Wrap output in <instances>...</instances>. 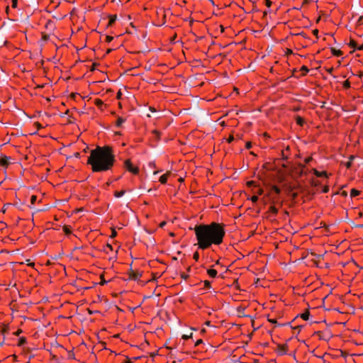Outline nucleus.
<instances>
[{"instance_id": "nucleus-38", "label": "nucleus", "mask_w": 363, "mask_h": 363, "mask_svg": "<svg viewBox=\"0 0 363 363\" xmlns=\"http://www.w3.org/2000/svg\"><path fill=\"white\" fill-rule=\"evenodd\" d=\"M213 7L214 8H213V11H212L213 15H215V16H221V15H223V13L222 10L220 8L216 7V6H213Z\"/></svg>"}, {"instance_id": "nucleus-53", "label": "nucleus", "mask_w": 363, "mask_h": 363, "mask_svg": "<svg viewBox=\"0 0 363 363\" xmlns=\"http://www.w3.org/2000/svg\"><path fill=\"white\" fill-rule=\"evenodd\" d=\"M118 233H117V231L116 230V229L114 228H111V234L110 235V238H114L117 236Z\"/></svg>"}, {"instance_id": "nucleus-37", "label": "nucleus", "mask_w": 363, "mask_h": 363, "mask_svg": "<svg viewBox=\"0 0 363 363\" xmlns=\"http://www.w3.org/2000/svg\"><path fill=\"white\" fill-rule=\"evenodd\" d=\"M310 184L313 187H317V186H319L321 184V182L319 180H318V179H315L314 178H312L310 180Z\"/></svg>"}, {"instance_id": "nucleus-55", "label": "nucleus", "mask_w": 363, "mask_h": 363, "mask_svg": "<svg viewBox=\"0 0 363 363\" xmlns=\"http://www.w3.org/2000/svg\"><path fill=\"white\" fill-rule=\"evenodd\" d=\"M291 327L293 330H297L298 331L297 333H299L301 332V328H303V325H296V326L291 325Z\"/></svg>"}, {"instance_id": "nucleus-28", "label": "nucleus", "mask_w": 363, "mask_h": 363, "mask_svg": "<svg viewBox=\"0 0 363 363\" xmlns=\"http://www.w3.org/2000/svg\"><path fill=\"white\" fill-rule=\"evenodd\" d=\"M10 330L9 325L8 324L0 325V333L1 335H5L9 333Z\"/></svg>"}, {"instance_id": "nucleus-52", "label": "nucleus", "mask_w": 363, "mask_h": 363, "mask_svg": "<svg viewBox=\"0 0 363 363\" xmlns=\"http://www.w3.org/2000/svg\"><path fill=\"white\" fill-rule=\"evenodd\" d=\"M337 194H340V195H341L343 197H347V192L346 191H337V192L333 194V195H337Z\"/></svg>"}, {"instance_id": "nucleus-40", "label": "nucleus", "mask_w": 363, "mask_h": 363, "mask_svg": "<svg viewBox=\"0 0 363 363\" xmlns=\"http://www.w3.org/2000/svg\"><path fill=\"white\" fill-rule=\"evenodd\" d=\"M203 282V289L208 290V289H211L212 286H211V281L205 280Z\"/></svg>"}, {"instance_id": "nucleus-41", "label": "nucleus", "mask_w": 363, "mask_h": 363, "mask_svg": "<svg viewBox=\"0 0 363 363\" xmlns=\"http://www.w3.org/2000/svg\"><path fill=\"white\" fill-rule=\"evenodd\" d=\"M27 342V339L26 337H21L19 339H18V344L17 345L18 347H21L23 345H24Z\"/></svg>"}, {"instance_id": "nucleus-10", "label": "nucleus", "mask_w": 363, "mask_h": 363, "mask_svg": "<svg viewBox=\"0 0 363 363\" xmlns=\"http://www.w3.org/2000/svg\"><path fill=\"white\" fill-rule=\"evenodd\" d=\"M283 186L286 187V193L287 195H289L291 192L295 190H298L300 192H303L305 190L304 187L299 182L294 185L285 183Z\"/></svg>"}, {"instance_id": "nucleus-50", "label": "nucleus", "mask_w": 363, "mask_h": 363, "mask_svg": "<svg viewBox=\"0 0 363 363\" xmlns=\"http://www.w3.org/2000/svg\"><path fill=\"white\" fill-rule=\"evenodd\" d=\"M297 73H299L298 72V69H297L296 68H294L293 70H292V77L296 78V79H299L300 78V76H299V74H297Z\"/></svg>"}, {"instance_id": "nucleus-44", "label": "nucleus", "mask_w": 363, "mask_h": 363, "mask_svg": "<svg viewBox=\"0 0 363 363\" xmlns=\"http://www.w3.org/2000/svg\"><path fill=\"white\" fill-rule=\"evenodd\" d=\"M246 184H247V186L248 187H255V188H256L258 186L257 182L252 181V180L247 182Z\"/></svg>"}, {"instance_id": "nucleus-11", "label": "nucleus", "mask_w": 363, "mask_h": 363, "mask_svg": "<svg viewBox=\"0 0 363 363\" xmlns=\"http://www.w3.org/2000/svg\"><path fill=\"white\" fill-rule=\"evenodd\" d=\"M264 3H265V6L268 8V10H264L262 12L263 18H264L267 15L268 13H276L277 10L279 8V6H277V5L274 4V8H272L271 9L272 6L274 3V1H264Z\"/></svg>"}, {"instance_id": "nucleus-62", "label": "nucleus", "mask_w": 363, "mask_h": 363, "mask_svg": "<svg viewBox=\"0 0 363 363\" xmlns=\"http://www.w3.org/2000/svg\"><path fill=\"white\" fill-rule=\"evenodd\" d=\"M193 259L198 262L199 259V253L198 252H195L193 255Z\"/></svg>"}, {"instance_id": "nucleus-32", "label": "nucleus", "mask_w": 363, "mask_h": 363, "mask_svg": "<svg viewBox=\"0 0 363 363\" xmlns=\"http://www.w3.org/2000/svg\"><path fill=\"white\" fill-rule=\"evenodd\" d=\"M330 52H331L332 55L335 57H340L343 55V52L342 50H337L333 47L330 48Z\"/></svg>"}, {"instance_id": "nucleus-33", "label": "nucleus", "mask_w": 363, "mask_h": 363, "mask_svg": "<svg viewBox=\"0 0 363 363\" xmlns=\"http://www.w3.org/2000/svg\"><path fill=\"white\" fill-rule=\"evenodd\" d=\"M62 230L66 235H69L72 233V229L70 225H65L62 227Z\"/></svg>"}, {"instance_id": "nucleus-46", "label": "nucleus", "mask_w": 363, "mask_h": 363, "mask_svg": "<svg viewBox=\"0 0 363 363\" xmlns=\"http://www.w3.org/2000/svg\"><path fill=\"white\" fill-rule=\"evenodd\" d=\"M291 35H296V36L301 35V36L303 37L306 39H309V37L307 35V34L306 33L303 32V31L301 32V33H291Z\"/></svg>"}, {"instance_id": "nucleus-1", "label": "nucleus", "mask_w": 363, "mask_h": 363, "mask_svg": "<svg viewBox=\"0 0 363 363\" xmlns=\"http://www.w3.org/2000/svg\"><path fill=\"white\" fill-rule=\"evenodd\" d=\"M225 225L213 221L209 224H197L193 228L197 240L198 248L202 250L210 248L213 245H220L225 236Z\"/></svg>"}, {"instance_id": "nucleus-48", "label": "nucleus", "mask_w": 363, "mask_h": 363, "mask_svg": "<svg viewBox=\"0 0 363 363\" xmlns=\"http://www.w3.org/2000/svg\"><path fill=\"white\" fill-rule=\"evenodd\" d=\"M182 338L184 340H188L189 339L194 340L193 333H190V335H182Z\"/></svg>"}, {"instance_id": "nucleus-20", "label": "nucleus", "mask_w": 363, "mask_h": 363, "mask_svg": "<svg viewBox=\"0 0 363 363\" xmlns=\"http://www.w3.org/2000/svg\"><path fill=\"white\" fill-rule=\"evenodd\" d=\"M55 1H50V4L46 6L45 11L48 13H52L54 11L60 4V2L58 1L56 4Z\"/></svg>"}, {"instance_id": "nucleus-30", "label": "nucleus", "mask_w": 363, "mask_h": 363, "mask_svg": "<svg viewBox=\"0 0 363 363\" xmlns=\"http://www.w3.org/2000/svg\"><path fill=\"white\" fill-rule=\"evenodd\" d=\"M267 320L272 323V324H275L276 326H279V327H281V326H285V325H290L291 323H279L277 322V319L276 318H267Z\"/></svg>"}, {"instance_id": "nucleus-49", "label": "nucleus", "mask_w": 363, "mask_h": 363, "mask_svg": "<svg viewBox=\"0 0 363 363\" xmlns=\"http://www.w3.org/2000/svg\"><path fill=\"white\" fill-rule=\"evenodd\" d=\"M289 195L291 196V201H295L298 196V193L293 191L291 192Z\"/></svg>"}, {"instance_id": "nucleus-9", "label": "nucleus", "mask_w": 363, "mask_h": 363, "mask_svg": "<svg viewBox=\"0 0 363 363\" xmlns=\"http://www.w3.org/2000/svg\"><path fill=\"white\" fill-rule=\"evenodd\" d=\"M280 208L277 205L270 204L268 210L264 213V218L267 220H270L272 221V219H271L272 216H277L279 213V209Z\"/></svg>"}, {"instance_id": "nucleus-58", "label": "nucleus", "mask_w": 363, "mask_h": 363, "mask_svg": "<svg viewBox=\"0 0 363 363\" xmlns=\"http://www.w3.org/2000/svg\"><path fill=\"white\" fill-rule=\"evenodd\" d=\"M180 277L182 279H183L184 280H187L189 278V275L184 272L181 273Z\"/></svg>"}, {"instance_id": "nucleus-45", "label": "nucleus", "mask_w": 363, "mask_h": 363, "mask_svg": "<svg viewBox=\"0 0 363 363\" xmlns=\"http://www.w3.org/2000/svg\"><path fill=\"white\" fill-rule=\"evenodd\" d=\"M41 39L43 41H48L50 39V34L46 33L45 32H42L41 33Z\"/></svg>"}, {"instance_id": "nucleus-29", "label": "nucleus", "mask_w": 363, "mask_h": 363, "mask_svg": "<svg viewBox=\"0 0 363 363\" xmlns=\"http://www.w3.org/2000/svg\"><path fill=\"white\" fill-rule=\"evenodd\" d=\"M295 121L298 125L303 127L306 124V120L301 116L296 115L295 116Z\"/></svg>"}, {"instance_id": "nucleus-51", "label": "nucleus", "mask_w": 363, "mask_h": 363, "mask_svg": "<svg viewBox=\"0 0 363 363\" xmlns=\"http://www.w3.org/2000/svg\"><path fill=\"white\" fill-rule=\"evenodd\" d=\"M100 279H101V281L99 282V284L101 286H104V285H105L107 283V281L105 280L104 274H101L100 275Z\"/></svg>"}, {"instance_id": "nucleus-24", "label": "nucleus", "mask_w": 363, "mask_h": 363, "mask_svg": "<svg viewBox=\"0 0 363 363\" xmlns=\"http://www.w3.org/2000/svg\"><path fill=\"white\" fill-rule=\"evenodd\" d=\"M300 316L303 320H308L310 316V311L308 309H306L303 313L298 315L291 322L294 323L295 320Z\"/></svg>"}, {"instance_id": "nucleus-27", "label": "nucleus", "mask_w": 363, "mask_h": 363, "mask_svg": "<svg viewBox=\"0 0 363 363\" xmlns=\"http://www.w3.org/2000/svg\"><path fill=\"white\" fill-rule=\"evenodd\" d=\"M298 72L300 73L299 76L301 78V77H305L308 74V73L309 72V69L308 68L307 66L302 65L301 67L298 69Z\"/></svg>"}, {"instance_id": "nucleus-21", "label": "nucleus", "mask_w": 363, "mask_h": 363, "mask_svg": "<svg viewBox=\"0 0 363 363\" xmlns=\"http://www.w3.org/2000/svg\"><path fill=\"white\" fill-rule=\"evenodd\" d=\"M107 18H108V22L106 26V28L109 27H112L117 20L116 14H108Z\"/></svg>"}, {"instance_id": "nucleus-43", "label": "nucleus", "mask_w": 363, "mask_h": 363, "mask_svg": "<svg viewBox=\"0 0 363 363\" xmlns=\"http://www.w3.org/2000/svg\"><path fill=\"white\" fill-rule=\"evenodd\" d=\"M257 188V190L254 191V193L257 194V195H262L264 194V189L259 186V185L258 184V186L256 187Z\"/></svg>"}, {"instance_id": "nucleus-6", "label": "nucleus", "mask_w": 363, "mask_h": 363, "mask_svg": "<svg viewBox=\"0 0 363 363\" xmlns=\"http://www.w3.org/2000/svg\"><path fill=\"white\" fill-rule=\"evenodd\" d=\"M253 3L256 1H240V3L234 2V6L239 10H242L245 13H253Z\"/></svg>"}, {"instance_id": "nucleus-7", "label": "nucleus", "mask_w": 363, "mask_h": 363, "mask_svg": "<svg viewBox=\"0 0 363 363\" xmlns=\"http://www.w3.org/2000/svg\"><path fill=\"white\" fill-rule=\"evenodd\" d=\"M132 264H130V267H132ZM128 279L127 280H131V281H137L138 283H142V284H145L144 282H143L140 279L143 275L142 272L139 271H134L132 267H130L128 271L127 272Z\"/></svg>"}, {"instance_id": "nucleus-8", "label": "nucleus", "mask_w": 363, "mask_h": 363, "mask_svg": "<svg viewBox=\"0 0 363 363\" xmlns=\"http://www.w3.org/2000/svg\"><path fill=\"white\" fill-rule=\"evenodd\" d=\"M166 10L164 8H158L156 10V16H157V23L155 24L157 26H163L166 23L167 13Z\"/></svg>"}, {"instance_id": "nucleus-36", "label": "nucleus", "mask_w": 363, "mask_h": 363, "mask_svg": "<svg viewBox=\"0 0 363 363\" xmlns=\"http://www.w3.org/2000/svg\"><path fill=\"white\" fill-rule=\"evenodd\" d=\"M361 194V191L357 189H352L351 191H350V197L351 198H354V197H356L359 195H360Z\"/></svg>"}, {"instance_id": "nucleus-34", "label": "nucleus", "mask_w": 363, "mask_h": 363, "mask_svg": "<svg viewBox=\"0 0 363 363\" xmlns=\"http://www.w3.org/2000/svg\"><path fill=\"white\" fill-rule=\"evenodd\" d=\"M152 134L155 137L156 141L160 140L162 133L160 130L155 129L152 131Z\"/></svg>"}, {"instance_id": "nucleus-15", "label": "nucleus", "mask_w": 363, "mask_h": 363, "mask_svg": "<svg viewBox=\"0 0 363 363\" xmlns=\"http://www.w3.org/2000/svg\"><path fill=\"white\" fill-rule=\"evenodd\" d=\"M277 172L276 182L278 184H285L286 177L282 169H278Z\"/></svg>"}, {"instance_id": "nucleus-64", "label": "nucleus", "mask_w": 363, "mask_h": 363, "mask_svg": "<svg viewBox=\"0 0 363 363\" xmlns=\"http://www.w3.org/2000/svg\"><path fill=\"white\" fill-rule=\"evenodd\" d=\"M250 200L252 201V202L253 203H257V201L259 200V198H258V196L257 195H253L251 198H250Z\"/></svg>"}, {"instance_id": "nucleus-14", "label": "nucleus", "mask_w": 363, "mask_h": 363, "mask_svg": "<svg viewBox=\"0 0 363 363\" xmlns=\"http://www.w3.org/2000/svg\"><path fill=\"white\" fill-rule=\"evenodd\" d=\"M275 163L276 161H273L272 159L269 158V161L265 162L262 164V169L268 172L276 171Z\"/></svg>"}, {"instance_id": "nucleus-39", "label": "nucleus", "mask_w": 363, "mask_h": 363, "mask_svg": "<svg viewBox=\"0 0 363 363\" xmlns=\"http://www.w3.org/2000/svg\"><path fill=\"white\" fill-rule=\"evenodd\" d=\"M125 192H126V191L124 189L121 190V191H115L113 193V195L116 198H120V197H122L125 194Z\"/></svg>"}, {"instance_id": "nucleus-25", "label": "nucleus", "mask_w": 363, "mask_h": 363, "mask_svg": "<svg viewBox=\"0 0 363 363\" xmlns=\"http://www.w3.org/2000/svg\"><path fill=\"white\" fill-rule=\"evenodd\" d=\"M172 174V172L171 171H167L165 174H162L160 179H159V182L162 184H166L167 182V179L169 177V176Z\"/></svg>"}, {"instance_id": "nucleus-13", "label": "nucleus", "mask_w": 363, "mask_h": 363, "mask_svg": "<svg viewBox=\"0 0 363 363\" xmlns=\"http://www.w3.org/2000/svg\"><path fill=\"white\" fill-rule=\"evenodd\" d=\"M289 350V345L285 344H278L277 349L274 350L278 355L283 356L286 354Z\"/></svg>"}, {"instance_id": "nucleus-5", "label": "nucleus", "mask_w": 363, "mask_h": 363, "mask_svg": "<svg viewBox=\"0 0 363 363\" xmlns=\"http://www.w3.org/2000/svg\"><path fill=\"white\" fill-rule=\"evenodd\" d=\"M124 169L133 175L137 176L140 174V168L137 165H134L130 158L125 159L123 164Z\"/></svg>"}, {"instance_id": "nucleus-47", "label": "nucleus", "mask_w": 363, "mask_h": 363, "mask_svg": "<svg viewBox=\"0 0 363 363\" xmlns=\"http://www.w3.org/2000/svg\"><path fill=\"white\" fill-rule=\"evenodd\" d=\"M245 309V308H242L241 306L238 308L237 311L239 313V315H238L239 317L245 316V315L244 314Z\"/></svg>"}, {"instance_id": "nucleus-26", "label": "nucleus", "mask_w": 363, "mask_h": 363, "mask_svg": "<svg viewBox=\"0 0 363 363\" xmlns=\"http://www.w3.org/2000/svg\"><path fill=\"white\" fill-rule=\"evenodd\" d=\"M45 28L52 32L55 29V24L52 20H48L45 25Z\"/></svg>"}, {"instance_id": "nucleus-31", "label": "nucleus", "mask_w": 363, "mask_h": 363, "mask_svg": "<svg viewBox=\"0 0 363 363\" xmlns=\"http://www.w3.org/2000/svg\"><path fill=\"white\" fill-rule=\"evenodd\" d=\"M207 274L211 278H216L218 276V271L215 269L210 268L207 269Z\"/></svg>"}, {"instance_id": "nucleus-42", "label": "nucleus", "mask_w": 363, "mask_h": 363, "mask_svg": "<svg viewBox=\"0 0 363 363\" xmlns=\"http://www.w3.org/2000/svg\"><path fill=\"white\" fill-rule=\"evenodd\" d=\"M342 87L345 89H349L351 87V83L349 79H346L343 82Z\"/></svg>"}, {"instance_id": "nucleus-54", "label": "nucleus", "mask_w": 363, "mask_h": 363, "mask_svg": "<svg viewBox=\"0 0 363 363\" xmlns=\"http://www.w3.org/2000/svg\"><path fill=\"white\" fill-rule=\"evenodd\" d=\"M362 25H363V16L359 17L356 23V26H360Z\"/></svg>"}, {"instance_id": "nucleus-61", "label": "nucleus", "mask_w": 363, "mask_h": 363, "mask_svg": "<svg viewBox=\"0 0 363 363\" xmlns=\"http://www.w3.org/2000/svg\"><path fill=\"white\" fill-rule=\"evenodd\" d=\"M329 186L328 184L325 185L322 189V192L326 194L329 191Z\"/></svg>"}, {"instance_id": "nucleus-12", "label": "nucleus", "mask_w": 363, "mask_h": 363, "mask_svg": "<svg viewBox=\"0 0 363 363\" xmlns=\"http://www.w3.org/2000/svg\"><path fill=\"white\" fill-rule=\"evenodd\" d=\"M291 156V148L289 145H287L284 149L281 151V159L286 162L289 165L291 162L289 161Z\"/></svg>"}, {"instance_id": "nucleus-60", "label": "nucleus", "mask_w": 363, "mask_h": 363, "mask_svg": "<svg viewBox=\"0 0 363 363\" xmlns=\"http://www.w3.org/2000/svg\"><path fill=\"white\" fill-rule=\"evenodd\" d=\"M78 96H79L78 93H71L69 95V98L71 99L76 100Z\"/></svg>"}, {"instance_id": "nucleus-22", "label": "nucleus", "mask_w": 363, "mask_h": 363, "mask_svg": "<svg viewBox=\"0 0 363 363\" xmlns=\"http://www.w3.org/2000/svg\"><path fill=\"white\" fill-rule=\"evenodd\" d=\"M348 46L351 48H353L354 50H363V43L360 45H358L357 42L352 38H350V43H348Z\"/></svg>"}, {"instance_id": "nucleus-18", "label": "nucleus", "mask_w": 363, "mask_h": 363, "mask_svg": "<svg viewBox=\"0 0 363 363\" xmlns=\"http://www.w3.org/2000/svg\"><path fill=\"white\" fill-rule=\"evenodd\" d=\"M211 2L213 6L218 7L221 10H223L224 8H226L228 6H234L235 1H231L229 4H225V3H223V1H211Z\"/></svg>"}, {"instance_id": "nucleus-4", "label": "nucleus", "mask_w": 363, "mask_h": 363, "mask_svg": "<svg viewBox=\"0 0 363 363\" xmlns=\"http://www.w3.org/2000/svg\"><path fill=\"white\" fill-rule=\"evenodd\" d=\"M291 172L296 174L297 178H300L303 176H307L308 173L311 172L306 164H303L301 163H298L297 166L291 167Z\"/></svg>"}, {"instance_id": "nucleus-56", "label": "nucleus", "mask_w": 363, "mask_h": 363, "mask_svg": "<svg viewBox=\"0 0 363 363\" xmlns=\"http://www.w3.org/2000/svg\"><path fill=\"white\" fill-rule=\"evenodd\" d=\"M37 196L36 195H32L30 197V203L32 205H34L37 201Z\"/></svg>"}, {"instance_id": "nucleus-35", "label": "nucleus", "mask_w": 363, "mask_h": 363, "mask_svg": "<svg viewBox=\"0 0 363 363\" xmlns=\"http://www.w3.org/2000/svg\"><path fill=\"white\" fill-rule=\"evenodd\" d=\"M125 121V119L121 117V116H118L117 117V119L116 121V123H115V125L118 128H120L122 126L123 123Z\"/></svg>"}, {"instance_id": "nucleus-59", "label": "nucleus", "mask_w": 363, "mask_h": 363, "mask_svg": "<svg viewBox=\"0 0 363 363\" xmlns=\"http://www.w3.org/2000/svg\"><path fill=\"white\" fill-rule=\"evenodd\" d=\"M98 66H99V63L94 62V63L91 65V68H90V71H91V72L94 71V70L96 69V67H97Z\"/></svg>"}, {"instance_id": "nucleus-57", "label": "nucleus", "mask_w": 363, "mask_h": 363, "mask_svg": "<svg viewBox=\"0 0 363 363\" xmlns=\"http://www.w3.org/2000/svg\"><path fill=\"white\" fill-rule=\"evenodd\" d=\"M313 160V159L312 156H309V157L305 158V160H304V163L305 164H304L306 165V164H309Z\"/></svg>"}, {"instance_id": "nucleus-63", "label": "nucleus", "mask_w": 363, "mask_h": 363, "mask_svg": "<svg viewBox=\"0 0 363 363\" xmlns=\"http://www.w3.org/2000/svg\"><path fill=\"white\" fill-rule=\"evenodd\" d=\"M203 342L202 339H198L194 342V347H198L199 345H200L201 344H203Z\"/></svg>"}, {"instance_id": "nucleus-19", "label": "nucleus", "mask_w": 363, "mask_h": 363, "mask_svg": "<svg viewBox=\"0 0 363 363\" xmlns=\"http://www.w3.org/2000/svg\"><path fill=\"white\" fill-rule=\"evenodd\" d=\"M10 157L6 155H1L0 157V166L7 168L10 164Z\"/></svg>"}, {"instance_id": "nucleus-3", "label": "nucleus", "mask_w": 363, "mask_h": 363, "mask_svg": "<svg viewBox=\"0 0 363 363\" xmlns=\"http://www.w3.org/2000/svg\"><path fill=\"white\" fill-rule=\"evenodd\" d=\"M266 193L262 198L264 205L267 203L277 205L281 208L284 205V200L281 197V189L277 184L270 183L265 184Z\"/></svg>"}, {"instance_id": "nucleus-17", "label": "nucleus", "mask_w": 363, "mask_h": 363, "mask_svg": "<svg viewBox=\"0 0 363 363\" xmlns=\"http://www.w3.org/2000/svg\"><path fill=\"white\" fill-rule=\"evenodd\" d=\"M273 161H276V163H275V169H276V171H277L279 169L278 167L279 166H281L284 169H286L289 168V165L286 163V162H282L281 163V159L280 157H278V158H272Z\"/></svg>"}, {"instance_id": "nucleus-16", "label": "nucleus", "mask_w": 363, "mask_h": 363, "mask_svg": "<svg viewBox=\"0 0 363 363\" xmlns=\"http://www.w3.org/2000/svg\"><path fill=\"white\" fill-rule=\"evenodd\" d=\"M311 172L315 175L317 177H325L327 179L329 178L330 176H331L330 173H328L327 171H322L320 172L317 170L315 168H313Z\"/></svg>"}, {"instance_id": "nucleus-23", "label": "nucleus", "mask_w": 363, "mask_h": 363, "mask_svg": "<svg viewBox=\"0 0 363 363\" xmlns=\"http://www.w3.org/2000/svg\"><path fill=\"white\" fill-rule=\"evenodd\" d=\"M94 105L101 111H104L105 108H106L107 105L104 103V101L100 99H95Z\"/></svg>"}, {"instance_id": "nucleus-2", "label": "nucleus", "mask_w": 363, "mask_h": 363, "mask_svg": "<svg viewBox=\"0 0 363 363\" xmlns=\"http://www.w3.org/2000/svg\"><path fill=\"white\" fill-rule=\"evenodd\" d=\"M116 162L113 146L105 145H96L91 150L87 159V164L91 166L93 172H104L111 170Z\"/></svg>"}]
</instances>
